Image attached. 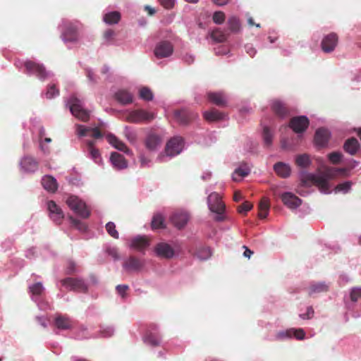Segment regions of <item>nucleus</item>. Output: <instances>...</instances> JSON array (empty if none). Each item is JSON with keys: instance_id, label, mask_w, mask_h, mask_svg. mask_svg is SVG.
I'll return each instance as SVG.
<instances>
[{"instance_id": "26", "label": "nucleus", "mask_w": 361, "mask_h": 361, "mask_svg": "<svg viewBox=\"0 0 361 361\" xmlns=\"http://www.w3.org/2000/svg\"><path fill=\"white\" fill-rule=\"evenodd\" d=\"M329 136L330 133L328 130L319 128L314 135V142L318 146L324 147L327 144Z\"/></svg>"}, {"instance_id": "30", "label": "nucleus", "mask_w": 361, "mask_h": 361, "mask_svg": "<svg viewBox=\"0 0 361 361\" xmlns=\"http://www.w3.org/2000/svg\"><path fill=\"white\" fill-rule=\"evenodd\" d=\"M359 147L360 144L357 140L354 137L347 140L343 145L344 150L351 155H354L357 152Z\"/></svg>"}, {"instance_id": "46", "label": "nucleus", "mask_w": 361, "mask_h": 361, "mask_svg": "<svg viewBox=\"0 0 361 361\" xmlns=\"http://www.w3.org/2000/svg\"><path fill=\"white\" fill-rule=\"evenodd\" d=\"M211 250L209 247H202L197 251L196 255L202 260L207 259L211 256Z\"/></svg>"}, {"instance_id": "47", "label": "nucleus", "mask_w": 361, "mask_h": 361, "mask_svg": "<svg viewBox=\"0 0 361 361\" xmlns=\"http://www.w3.org/2000/svg\"><path fill=\"white\" fill-rule=\"evenodd\" d=\"M106 229L107 233L114 238H118V232L116 229V225L113 222H108L106 224Z\"/></svg>"}, {"instance_id": "7", "label": "nucleus", "mask_w": 361, "mask_h": 361, "mask_svg": "<svg viewBox=\"0 0 361 361\" xmlns=\"http://www.w3.org/2000/svg\"><path fill=\"white\" fill-rule=\"evenodd\" d=\"M183 147V139L181 137H174L171 138L165 147L166 156L174 157L179 154Z\"/></svg>"}, {"instance_id": "41", "label": "nucleus", "mask_w": 361, "mask_h": 361, "mask_svg": "<svg viewBox=\"0 0 361 361\" xmlns=\"http://www.w3.org/2000/svg\"><path fill=\"white\" fill-rule=\"evenodd\" d=\"M94 142L93 141H88L87 147L89 153L92 159L96 163H98L100 161V154L97 149L94 147Z\"/></svg>"}, {"instance_id": "24", "label": "nucleus", "mask_w": 361, "mask_h": 361, "mask_svg": "<svg viewBox=\"0 0 361 361\" xmlns=\"http://www.w3.org/2000/svg\"><path fill=\"white\" fill-rule=\"evenodd\" d=\"M77 133L80 136H86L91 133V136L98 139L102 137V134L98 128H88L82 125L78 124L76 126Z\"/></svg>"}, {"instance_id": "10", "label": "nucleus", "mask_w": 361, "mask_h": 361, "mask_svg": "<svg viewBox=\"0 0 361 361\" xmlns=\"http://www.w3.org/2000/svg\"><path fill=\"white\" fill-rule=\"evenodd\" d=\"M47 209L50 219L56 224H61L64 218V214L59 206L53 200L47 202Z\"/></svg>"}, {"instance_id": "60", "label": "nucleus", "mask_w": 361, "mask_h": 361, "mask_svg": "<svg viewBox=\"0 0 361 361\" xmlns=\"http://www.w3.org/2000/svg\"><path fill=\"white\" fill-rule=\"evenodd\" d=\"M76 271L77 269L75 263L73 261L68 262L66 269V274L68 275H72L75 274Z\"/></svg>"}, {"instance_id": "19", "label": "nucleus", "mask_w": 361, "mask_h": 361, "mask_svg": "<svg viewBox=\"0 0 361 361\" xmlns=\"http://www.w3.org/2000/svg\"><path fill=\"white\" fill-rule=\"evenodd\" d=\"M143 265V262L134 256H130L123 264V268L128 271H138Z\"/></svg>"}, {"instance_id": "35", "label": "nucleus", "mask_w": 361, "mask_h": 361, "mask_svg": "<svg viewBox=\"0 0 361 361\" xmlns=\"http://www.w3.org/2000/svg\"><path fill=\"white\" fill-rule=\"evenodd\" d=\"M329 290V286L324 283L319 282L311 284L309 288V295L326 292Z\"/></svg>"}, {"instance_id": "29", "label": "nucleus", "mask_w": 361, "mask_h": 361, "mask_svg": "<svg viewBox=\"0 0 361 361\" xmlns=\"http://www.w3.org/2000/svg\"><path fill=\"white\" fill-rule=\"evenodd\" d=\"M55 325L59 329L67 330L73 327V322L66 316L59 315L55 319Z\"/></svg>"}, {"instance_id": "22", "label": "nucleus", "mask_w": 361, "mask_h": 361, "mask_svg": "<svg viewBox=\"0 0 361 361\" xmlns=\"http://www.w3.org/2000/svg\"><path fill=\"white\" fill-rule=\"evenodd\" d=\"M155 252L159 257L164 258H171L174 255V250L171 246L166 243H160L157 245Z\"/></svg>"}, {"instance_id": "23", "label": "nucleus", "mask_w": 361, "mask_h": 361, "mask_svg": "<svg viewBox=\"0 0 361 361\" xmlns=\"http://www.w3.org/2000/svg\"><path fill=\"white\" fill-rule=\"evenodd\" d=\"M110 161L113 166L118 170L124 169L128 166V162L125 157L116 152L111 154Z\"/></svg>"}, {"instance_id": "4", "label": "nucleus", "mask_w": 361, "mask_h": 361, "mask_svg": "<svg viewBox=\"0 0 361 361\" xmlns=\"http://www.w3.org/2000/svg\"><path fill=\"white\" fill-rule=\"evenodd\" d=\"M154 118V113L139 109L130 111L126 116V121L133 123H149Z\"/></svg>"}, {"instance_id": "34", "label": "nucleus", "mask_w": 361, "mask_h": 361, "mask_svg": "<svg viewBox=\"0 0 361 361\" xmlns=\"http://www.w3.org/2000/svg\"><path fill=\"white\" fill-rule=\"evenodd\" d=\"M270 204L267 198H262L259 204V213L258 216L260 219H265L269 213Z\"/></svg>"}, {"instance_id": "13", "label": "nucleus", "mask_w": 361, "mask_h": 361, "mask_svg": "<svg viewBox=\"0 0 361 361\" xmlns=\"http://www.w3.org/2000/svg\"><path fill=\"white\" fill-rule=\"evenodd\" d=\"M271 109L273 113L279 118H284L290 114L289 109L286 104L278 99L271 101Z\"/></svg>"}, {"instance_id": "52", "label": "nucleus", "mask_w": 361, "mask_h": 361, "mask_svg": "<svg viewBox=\"0 0 361 361\" xmlns=\"http://www.w3.org/2000/svg\"><path fill=\"white\" fill-rule=\"evenodd\" d=\"M350 300L353 302H357L361 298V288L355 287L351 289L350 293Z\"/></svg>"}, {"instance_id": "63", "label": "nucleus", "mask_w": 361, "mask_h": 361, "mask_svg": "<svg viewBox=\"0 0 361 361\" xmlns=\"http://www.w3.org/2000/svg\"><path fill=\"white\" fill-rule=\"evenodd\" d=\"M106 253L111 256L114 259H118L119 258V255L118 253V250L115 247H109L106 249Z\"/></svg>"}, {"instance_id": "6", "label": "nucleus", "mask_w": 361, "mask_h": 361, "mask_svg": "<svg viewBox=\"0 0 361 361\" xmlns=\"http://www.w3.org/2000/svg\"><path fill=\"white\" fill-rule=\"evenodd\" d=\"M60 282L68 290L85 293L88 291L87 285L80 278L67 277L61 279Z\"/></svg>"}, {"instance_id": "40", "label": "nucleus", "mask_w": 361, "mask_h": 361, "mask_svg": "<svg viewBox=\"0 0 361 361\" xmlns=\"http://www.w3.org/2000/svg\"><path fill=\"white\" fill-rule=\"evenodd\" d=\"M145 343L150 345L151 346H157L160 344L161 340L157 335H154L152 333H147L144 338Z\"/></svg>"}, {"instance_id": "53", "label": "nucleus", "mask_w": 361, "mask_h": 361, "mask_svg": "<svg viewBox=\"0 0 361 361\" xmlns=\"http://www.w3.org/2000/svg\"><path fill=\"white\" fill-rule=\"evenodd\" d=\"M59 94V90L56 87L55 85H50L48 86V89L46 92V97L47 99H52Z\"/></svg>"}, {"instance_id": "50", "label": "nucleus", "mask_w": 361, "mask_h": 361, "mask_svg": "<svg viewBox=\"0 0 361 361\" xmlns=\"http://www.w3.org/2000/svg\"><path fill=\"white\" fill-rule=\"evenodd\" d=\"M352 183L350 181H345L344 183H340L336 185L335 188L336 192H343L344 193L347 192L351 188Z\"/></svg>"}, {"instance_id": "20", "label": "nucleus", "mask_w": 361, "mask_h": 361, "mask_svg": "<svg viewBox=\"0 0 361 361\" xmlns=\"http://www.w3.org/2000/svg\"><path fill=\"white\" fill-rule=\"evenodd\" d=\"M189 220V215L186 212H176L171 216V221L178 229L183 228Z\"/></svg>"}, {"instance_id": "36", "label": "nucleus", "mask_w": 361, "mask_h": 361, "mask_svg": "<svg viewBox=\"0 0 361 361\" xmlns=\"http://www.w3.org/2000/svg\"><path fill=\"white\" fill-rule=\"evenodd\" d=\"M104 21L109 25L116 24L121 20V13L118 11H111L106 13L103 18Z\"/></svg>"}, {"instance_id": "61", "label": "nucleus", "mask_w": 361, "mask_h": 361, "mask_svg": "<svg viewBox=\"0 0 361 361\" xmlns=\"http://www.w3.org/2000/svg\"><path fill=\"white\" fill-rule=\"evenodd\" d=\"M314 313V312L312 307H308L307 309V312L305 314H300V317L303 319H309L313 317Z\"/></svg>"}, {"instance_id": "32", "label": "nucleus", "mask_w": 361, "mask_h": 361, "mask_svg": "<svg viewBox=\"0 0 361 361\" xmlns=\"http://www.w3.org/2000/svg\"><path fill=\"white\" fill-rule=\"evenodd\" d=\"M274 169L275 172L282 178H287L290 174V166L283 162H278L275 164Z\"/></svg>"}, {"instance_id": "21", "label": "nucleus", "mask_w": 361, "mask_h": 361, "mask_svg": "<svg viewBox=\"0 0 361 361\" xmlns=\"http://www.w3.org/2000/svg\"><path fill=\"white\" fill-rule=\"evenodd\" d=\"M207 99L219 107H225L228 104L227 98L222 92H209L207 93Z\"/></svg>"}, {"instance_id": "31", "label": "nucleus", "mask_w": 361, "mask_h": 361, "mask_svg": "<svg viewBox=\"0 0 361 361\" xmlns=\"http://www.w3.org/2000/svg\"><path fill=\"white\" fill-rule=\"evenodd\" d=\"M346 172H347V170H346V169H344V168L337 169V168H333V167H328L325 169V171L324 172V176L325 178H326L328 180L333 179V178L337 177L338 176L345 175Z\"/></svg>"}, {"instance_id": "33", "label": "nucleus", "mask_w": 361, "mask_h": 361, "mask_svg": "<svg viewBox=\"0 0 361 361\" xmlns=\"http://www.w3.org/2000/svg\"><path fill=\"white\" fill-rule=\"evenodd\" d=\"M149 245V240L146 237L138 236L133 238L131 241L130 247L137 250H142Z\"/></svg>"}, {"instance_id": "55", "label": "nucleus", "mask_w": 361, "mask_h": 361, "mask_svg": "<svg viewBox=\"0 0 361 361\" xmlns=\"http://www.w3.org/2000/svg\"><path fill=\"white\" fill-rule=\"evenodd\" d=\"M71 224L75 226L78 230L81 231H85L87 230V226L81 222L80 221L73 218V216L69 217Z\"/></svg>"}, {"instance_id": "54", "label": "nucleus", "mask_w": 361, "mask_h": 361, "mask_svg": "<svg viewBox=\"0 0 361 361\" xmlns=\"http://www.w3.org/2000/svg\"><path fill=\"white\" fill-rule=\"evenodd\" d=\"M226 16L222 11H216L213 14V21L216 24H222L225 20Z\"/></svg>"}, {"instance_id": "27", "label": "nucleus", "mask_w": 361, "mask_h": 361, "mask_svg": "<svg viewBox=\"0 0 361 361\" xmlns=\"http://www.w3.org/2000/svg\"><path fill=\"white\" fill-rule=\"evenodd\" d=\"M226 114L219 110L212 108L209 111H206L203 114L204 118L208 122H214L222 121L225 118Z\"/></svg>"}, {"instance_id": "64", "label": "nucleus", "mask_w": 361, "mask_h": 361, "mask_svg": "<svg viewBox=\"0 0 361 361\" xmlns=\"http://www.w3.org/2000/svg\"><path fill=\"white\" fill-rule=\"evenodd\" d=\"M106 139L109 144H111L113 147H115V145H117L119 141V139L116 137L115 135L112 134H109L106 136Z\"/></svg>"}, {"instance_id": "39", "label": "nucleus", "mask_w": 361, "mask_h": 361, "mask_svg": "<svg viewBox=\"0 0 361 361\" xmlns=\"http://www.w3.org/2000/svg\"><path fill=\"white\" fill-rule=\"evenodd\" d=\"M281 334L286 335L288 337H291L293 335L298 340H302L305 336V333L302 329H291L286 331V333H282Z\"/></svg>"}, {"instance_id": "42", "label": "nucleus", "mask_w": 361, "mask_h": 361, "mask_svg": "<svg viewBox=\"0 0 361 361\" xmlns=\"http://www.w3.org/2000/svg\"><path fill=\"white\" fill-rule=\"evenodd\" d=\"M295 163L297 166L301 168H306L310 164L311 161L309 156L307 154H303L296 157Z\"/></svg>"}, {"instance_id": "56", "label": "nucleus", "mask_w": 361, "mask_h": 361, "mask_svg": "<svg viewBox=\"0 0 361 361\" xmlns=\"http://www.w3.org/2000/svg\"><path fill=\"white\" fill-rule=\"evenodd\" d=\"M252 208V204L250 202L245 201L241 205L238 206V212L240 214H246Z\"/></svg>"}, {"instance_id": "9", "label": "nucleus", "mask_w": 361, "mask_h": 361, "mask_svg": "<svg viewBox=\"0 0 361 361\" xmlns=\"http://www.w3.org/2000/svg\"><path fill=\"white\" fill-rule=\"evenodd\" d=\"M310 124L309 119L305 116H299L293 117L290 120L289 127L295 133H302L308 128Z\"/></svg>"}, {"instance_id": "16", "label": "nucleus", "mask_w": 361, "mask_h": 361, "mask_svg": "<svg viewBox=\"0 0 361 361\" xmlns=\"http://www.w3.org/2000/svg\"><path fill=\"white\" fill-rule=\"evenodd\" d=\"M281 199L283 204L289 209H295L302 203V200L299 197L289 192L283 193L281 195Z\"/></svg>"}, {"instance_id": "48", "label": "nucleus", "mask_w": 361, "mask_h": 361, "mask_svg": "<svg viewBox=\"0 0 361 361\" xmlns=\"http://www.w3.org/2000/svg\"><path fill=\"white\" fill-rule=\"evenodd\" d=\"M249 170L238 168L235 170L233 174V179L234 181H238L240 178L245 177L248 175Z\"/></svg>"}, {"instance_id": "43", "label": "nucleus", "mask_w": 361, "mask_h": 361, "mask_svg": "<svg viewBox=\"0 0 361 361\" xmlns=\"http://www.w3.org/2000/svg\"><path fill=\"white\" fill-rule=\"evenodd\" d=\"M211 37L217 42H223L227 39V35L219 29L214 30L211 34Z\"/></svg>"}, {"instance_id": "57", "label": "nucleus", "mask_w": 361, "mask_h": 361, "mask_svg": "<svg viewBox=\"0 0 361 361\" xmlns=\"http://www.w3.org/2000/svg\"><path fill=\"white\" fill-rule=\"evenodd\" d=\"M115 148L118 150H120L121 152H123L128 155H132L133 152L126 145V144L119 140L118 143L117 145H115Z\"/></svg>"}, {"instance_id": "25", "label": "nucleus", "mask_w": 361, "mask_h": 361, "mask_svg": "<svg viewBox=\"0 0 361 361\" xmlns=\"http://www.w3.org/2000/svg\"><path fill=\"white\" fill-rule=\"evenodd\" d=\"M114 97L116 100L123 105H127L131 104L133 101V94L126 90H119L115 94Z\"/></svg>"}, {"instance_id": "14", "label": "nucleus", "mask_w": 361, "mask_h": 361, "mask_svg": "<svg viewBox=\"0 0 361 361\" xmlns=\"http://www.w3.org/2000/svg\"><path fill=\"white\" fill-rule=\"evenodd\" d=\"M38 166V161L30 156H25L20 161V169L25 173H34L37 170Z\"/></svg>"}, {"instance_id": "62", "label": "nucleus", "mask_w": 361, "mask_h": 361, "mask_svg": "<svg viewBox=\"0 0 361 361\" xmlns=\"http://www.w3.org/2000/svg\"><path fill=\"white\" fill-rule=\"evenodd\" d=\"M161 5L166 9H171L174 6L175 0H159Z\"/></svg>"}, {"instance_id": "45", "label": "nucleus", "mask_w": 361, "mask_h": 361, "mask_svg": "<svg viewBox=\"0 0 361 361\" xmlns=\"http://www.w3.org/2000/svg\"><path fill=\"white\" fill-rule=\"evenodd\" d=\"M140 97L145 101H151L153 99V93L148 87H142L139 92Z\"/></svg>"}, {"instance_id": "44", "label": "nucleus", "mask_w": 361, "mask_h": 361, "mask_svg": "<svg viewBox=\"0 0 361 361\" xmlns=\"http://www.w3.org/2000/svg\"><path fill=\"white\" fill-rule=\"evenodd\" d=\"M124 135L130 143L136 142L137 139V133L135 130H132L130 128H125Z\"/></svg>"}, {"instance_id": "37", "label": "nucleus", "mask_w": 361, "mask_h": 361, "mask_svg": "<svg viewBox=\"0 0 361 361\" xmlns=\"http://www.w3.org/2000/svg\"><path fill=\"white\" fill-rule=\"evenodd\" d=\"M228 29L232 32H238L240 30V23L235 16H231L228 20Z\"/></svg>"}, {"instance_id": "12", "label": "nucleus", "mask_w": 361, "mask_h": 361, "mask_svg": "<svg viewBox=\"0 0 361 361\" xmlns=\"http://www.w3.org/2000/svg\"><path fill=\"white\" fill-rule=\"evenodd\" d=\"M338 37L337 34L331 32L323 38L321 47L325 53L332 52L338 44Z\"/></svg>"}, {"instance_id": "2", "label": "nucleus", "mask_w": 361, "mask_h": 361, "mask_svg": "<svg viewBox=\"0 0 361 361\" xmlns=\"http://www.w3.org/2000/svg\"><path fill=\"white\" fill-rule=\"evenodd\" d=\"M207 202L209 209L217 216L215 219L217 221H221L224 219L223 214L225 210V204L221 200V197L216 192L211 193L207 197Z\"/></svg>"}, {"instance_id": "1", "label": "nucleus", "mask_w": 361, "mask_h": 361, "mask_svg": "<svg viewBox=\"0 0 361 361\" xmlns=\"http://www.w3.org/2000/svg\"><path fill=\"white\" fill-rule=\"evenodd\" d=\"M71 114L78 119L87 122L90 119V111L82 106L81 101L75 95H72L68 101Z\"/></svg>"}, {"instance_id": "3", "label": "nucleus", "mask_w": 361, "mask_h": 361, "mask_svg": "<svg viewBox=\"0 0 361 361\" xmlns=\"http://www.w3.org/2000/svg\"><path fill=\"white\" fill-rule=\"evenodd\" d=\"M301 184L304 187H310L312 185H314L317 186L322 192L329 193L328 179L324 176H317L313 174H308L302 179Z\"/></svg>"}, {"instance_id": "5", "label": "nucleus", "mask_w": 361, "mask_h": 361, "mask_svg": "<svg viewBox=\"0 0 361 361\" xmlns=\"http://www.w3.org/2000/svg\"><path fill=\"white\" fill-rule=\"evenodd\" d=\"M66 204L75 213L84 219H87L90 215L86 204L76 196H70L66 200Z\"/></svg>"}, {"instance_id": "11", "label": "nucleus", "mask_w": 361, "mask_h": 361, "mask_svg": "<svg viewBox=\"0 0 361 361\" xmlns=\"http://www.w3.org/2000/svg\"><path fill=\"white\" fill-rule=\"evenodd\" d=\"M173 51V47L169 41L159 42L154 50V55L158 59H163L170 56Z\"/></svg>"}, {"instance_id": "49", "label": "nucleus", "mask_w": 361, "mask_h": 361, "mask_svg": "<svg viewBox=\"0 0 361 361\" xmlns=\"http://www.w3.org/2000/svg\"><path fill=\"white\" fill-rule=\"evenodd\" d=\"M263 139L267 146H270L272 143V134L267 126L263 129Z\"/></svg>"}, {"instance_id": "17", "label": "nucleus", "mask_w": 361, "mask_h": 361, "mask_svg": "<svg viewBox=\"0 0 361 361\" xmlns=\"http://www.w3.org/2000/svg\"><path fill=\"white\" fill-rule=\"evenodd\" d=\"M161 143V137L154 133H149L145 140V146L149 151H156Z\"/></svg>"}, {"instance_id": "18", "label": "nucleus", "mask_w": 361, "mask_h": 361, "mask_svg": "<svg viewBox=\"0 0 361 361\" xmlns=\"http://www.w3.org/2000/svg\"><path fill=\"white\" fill-rule=\"evenodd\" d=\"M63 39L65 42H75L78 39V31L76 25L68 23L66 25L63 32Z\"/></svg>"}, {"instance_id": "28", "label": "nucleus", "mask_w": 361, "mask_h": 361, "mask_svg": "<svg viewBox=\"0 0 361 361\" xmlns=\"http://www.w3.org/2000/svg\"><path fill=\"white\" fill-rule=\"evenodd\" d=\"M42 185L46 190L50 192H55L58 188L57 181L51 176H44L42 179Z\"/></svg>"}, {"instance_id": "59", "label": "nucleus", "mask_w": 361, "mask_h": 361, "mask_svg": "<svg viewBox=\"0 0 361 361\" xmlns=\"http://www.w3.org/2000/svg\"><path fill=\"white\" fill-rule=\"evenodd\" d=\"M129 289V286L128 285H118L116 287V290L117 293L121 296V298H125L127 295V291Z\"/></svg>"}, {"instance_id": "15", "label": "nucleus", "mask_w": 361, "mask_h": 361, "mask_svg": "<svg viewBox=\"0 0 361 361\" xmlns=\"http://www.w3.org/2000/svg\"><path fill=\"white\" fill-rule=\"evenodd\" d=\"M174 116L176 119L180 123V124H188L191 121L195 120L197 116V114L190 111L186 109H182L176 111L174 113Z\"/></svg>"}, {"instance_id": "51", "label": "nucleus", "mask_w": 361, "mask_h": 361, "mask_svg": "<svg viewBox=\"0 0 361 361\" xmlns=\"http://www.w3.org/2000/svg\"><path fill=\"white\" fill-rule=\"evenodd\" d=\"M328 157H329V161L332 164H338L341 162V159L343 157V154L338 152H334L330 153L328 155Z\"/></svg>"}, {"instance_id": "38", "label": "nucleus", "mask_w": 361, "mask_h": 361, "mask_svg": "<svg viewBox=\"0 0 361 361\" xmlns=\"http://www.w3.org/2000/svg\"><path fill=\"white\" fill-rule=\"evenodd\" d=\"M152 228L153 229L157 228H164V219L163 216L160 214H157L153 216L152 220Z\"/></svg>"}, {"instance_id": "58", "label": "nucleus", "mask_w": 361, "mask_h": 361, "mask_svg": "<svg viewBox=\"0 0 361 361\" xmlns=\"http://www.w3.org/2000/svg\"><path fill=\"white\" fill-rule=\"evenodd\" d=\"M30 291L33 295H39L43 291V286L41 283H36L30 287Z\"/></svg>"}, {"instance_id": "8", "label": "nucleus", "mask_w": 361, "mask_h": 361, "mask_svg": "<svg viewBox=\"0 0 361 361\" xmlns=\"http://www.w3.org/2000/svg\"><path fill=\"white\" fill-rule=\"evenodd\" d=\"M24 65L27 74L35 75L40 80H44L47 78V73L42 64L32 61H27Z\"/></svg>"}]
</instances>
